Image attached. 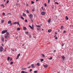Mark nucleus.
<instances>
[{
  "label": "nucleus",
  "mask_w": 73,
  "mask_h": 73,
  "mask_svg": "<svg viewBox=\"0 0 73 73\" xmlns=\"http://www.w3.org/2000/svg\"><path fill=\"white\" fill-rule=\"evenodd\" d=\"M29 27L31 29H32L33 30H34V25H32V27L31 26V25H29Z\"/></svg>",
  "instance_id": "obj_1"
},
{
  "label": "nucleus",
  "mask_w": 73,
  "mask_h": 73,
  "mask_svg": "<svg viewBox=\"0 0 73 73\" xmlns=\"http://www.w3.org/2000/svg\"><path fill=\"white\" fill-rule=\"evenodd\" d=\"M8 32V30H3L1 32L2 34H4V33H7Z\"/></svg>",
  "instance_id": "obj_2"
},
{
  "label": "nucleus",
  "mask_w": 73,
  "mask_h": 73,
  "mask_svg": "<svg viewBox=\"0 0 73 73\" xmlns=\"http://www.w3.org/2000/svg\"><path fill=\"white\" fill-rule=\"evenodd\" d=\"M3 49H4V48H3L2 46H0V52H3Z\"/></svg>",
  "instance_id": "obj_3"
},
{
  "label": "nucleus",
  "mask_w": 73,
  "mask_h": 73,
  "mask_svg": "<svg viewBox=\"0 0 73 73\" xmlns=\"http://www.w3.org/2000/svg\"><path fill=\"white\" fill-rule=\"evenodd\" d=\"M1 39L2 41H4V37H3V36H1Z\"/></svg>",
  "instance_id": "obj_4"
},
{
  "label": "nucleus",
  "mask_w": 73,
  "mask_h": 73,
  "mask_svg": "<svg viewBox=\"0 0 73 73\" xmlns=\"http://www.w3.org/2000/svg\"><path fill=\"white\" fill-rule=\"evenodd\" d=\"M62 58L63 59V61H64L65 60V57L64 55H63L62 56Z\"/></svg>",
  "instance_id": "obj_5"
},
{
  "label": "nucleus",
  "mask_w": 73,
  "mask_h": 73,
  "mask_svg": "<svg viewBox=\"0 0 73 73\" xmlns=\"http://www.w3.org/2000/svg\"><path fill=\"white\" fill-rule=\"evenodd\" d=\"M5 37L7 39H8V38H9V36L8 35H6L5 36Z\"/></svg>",
  "instance_id": "obj_6"
},
{
  "label": "nucleus",
  "mask_w": 73,
  "mask_h": 73,
  "mask_svg": "<svg viewBox=\"0 0 73 73\" xmlns=\"http://www.w3.org/2000/svg\"><path fill=\"white\" fill-rule=\"evenodd\" d=\"M46 14V13L44 12H42L41 13V14L42 15H45Z\"/></svg>",
  "instance_id": "obj_7"
},
{
  "label": "nucleus",
  "mask_w": 73,
  "mask_h": 73,
  "mask_svg": "<svg viewBox=\"0 0 73 73\" xmlns=\"http://www.w3.org/2000/svg\"><path fill=\"white\" fill-rule=\"evenodd\" d=\"M36 30H37V31H38L39 32L41 31V29H40V27L37 28Z\"/></svg>",
  "instance_id": "obj_8"
},
{
  "label": "nucleus",
  "mask_w": 73,
  "mask_h": 73,
  "mask_svg": "<svg viewBox=\"0 0 73 73\" xmlns=\"http://www.w3.org/2000/svg\"><path fill=\"white\" fill-rule=\"evenodd\" d=\"M20 56V54H19L17 55V57L16 58V59H18L19 58V56Z\"/></svg>",
  "instance_id": "obj_9"
},
{
  "label": "nucleus",
  "mask_w": 73,
  "mask_h": 73,
  "mask_svg": "<svg viewBox=\"0 0 73 73\" xmlns=\"http://www.w3.org/2000/svg\"><path fill=\"white\" fill-rule=\"evenodd\" d=\"M43 66L44 68H48V65L46 64V65H44Z\"/></svg>",
  "instance_id": "obj_10"
},
{
  "label": "nucleus",
  "mask_w": 73,
  "mask_h": 73,
  "mask_svg": "<svg viewBox=\"0 0 73 73\" xmlns=\"http://www.w3.org/2000/svg\"><path fill=\"white\" fill-rule=\"evenodd\" d=\"M51 21V19L49 18V20H48V22L49 23H50V21Z\"/></svg>",
  "instance_id": "obj_11"
},
{
  "label": "nucleus",
  "mask_w": 73,
  "mask_h": 73,
  "mask_svg": "<svg viewBox=\"0 0 73 73\" xmlns=\"http://www.w3.org/2000/svg\"><path fill=\"white\" fill-rule=\"evenodd\" d=\"M30 19H31L33 17V15L32 14H30Z\"/></svg>",
  "instance_id": "obj_12"
},
{
  "label": "nucleus",
  "mask_w": 73,
  "mask_h": 73,
  "mask_svg": "<svg viewBox=\"0 0 73 73\" xmlns=\"http://www.w3.org/2000/svg\"><path fill=\"white\" fill-rule=\"evenodd\" d=\"M11 23L12 21H9L8 22V24H11Z\"/></svg>",
  "instance_id": "obj_13"
},
{
  "label": "nucleus",
  "mask_w": 73,
  "mask_h": 73,
  "mask_svg": "<svg viewBox=\"0 0 73 73\" xmlns=\"http://www.w3.org/2000/svg\"><path fill=\"white\" fill-rule=\"evenodd\" d=\"M23 29L24 30V31H25V30L27 29V28L25 27H23Z\"/></svg>",
  "instance_id": "obj_14"
},
{
  "label": "nucleus",
  "mask_w": 73,
  "mask_h": 73,
  "mask_svg": "<svg viewBox=\"0 0 73 73\" xmlns=\"http://www.w3.org/2000/svg\"><path fill=\"white\" fill-rule=\"evenodd\" d=\"M65 19H66V20H69V18H68V16H66V17Z\"/></svg>",
  "instance_id": "obj_15"
},
{
  "label": "nucleus",
  "mask_w": 73,
  "mask_h": 73,
  "mask_svg": "<svg viewBox=\"0 0 73 73\" xmlns=\"http://www.w3.org/2000/svg\"><path fill=\"white\" fill-rule=\"evenodd\" d=\"M21 19H22L23 20H24V18L21 15Z\"/></svg>",
  "instance_id": "obj_16"
},
{
  "label": "nucleus",
  "mask_w": 73,
  "mask_h": 73,
  "mask_svg": "<svg viewBox=\"0 0 73 73\" xmlns=\"http://www.w3.org/2000/svg\"><path fill=\"white\" fill-rule=\"evenodd\" d=\"M52 31V30L49 29L48 30V33H50Z\"/></svg>",
  "instance_id": "obj_17"
},
{
  "label": "nucleus",
  "mask_w": 73,
  "mask_h": 73,
  "mask_svg": "<svg viewBox=\"0 0 73 73\" xmlns=\"http://www.w3.org/2000/svg\"><path fill=\"white\" fill-rule=\"evenodd\" d=\"M31 68H34V65L33 64H32L31 65Z\"/></svg>",
  "instance_id": "obj_18"
},
{
  "label": "nucleus",
  "mask_w": 73,
  "mask_h": 73,
  "mask_svg": "<svg viewBox=\"0 0 73 73\" xmlns=\"http://www.w3.org/2000/svg\"><path fill=\"white\" fill-rule=\"evenodd\" d=\"M6 35H7V36H8V35H9V33L8 32H6Z\"/></svg>",
  "instance_id": "obj_19"
},
{
  "label": "nucleus",
  "mask_w": 73,
  "mask_h": 73,
  "mask_svg": "<svg viewBox=\"0 0 73 73\" xmlns=\"http://www.w3.org/2000/svg\"><path fill=\"white\" fill-rule=\"evenodd\" d=\"M40 63L39 62H38L37 63V65L38 66H40Z\"/></svg>",
  "instance_id": "obj_20"
},
{
  "label": "nucleus",
  "mask_w": 73,
  "mask_h": 73,
  "mask_svg": "<svg viewBox=\"0 0 73 73\" xmlns=\"http://www.w3.org/2000/svg\"><path fill=\"white\" fill-rule=\"evenodd\" d=\"M7 47H5L4 50V52H7V50H6V49H7Z\"/></svg>",
  "instance_id": "obj_21"
},
{
  "label": "nucleus",
  "mask_w": 73,
  "mask_h": 73,
  "mask_svg": "<svg viewBox=\"0 0 73 73\" xmlns=\"http://www.w3.org/2000/svg\"><path fill=\"white\" fill-rule=\"evenodd\" d=\"M17 30L18 31H20V28H18L17 29Z\"/></svg>",
  "instance_id": "obj_22"
},
{
  "label": "nucleus",
  "mask_w": 73,
  "mask_h": 73,
  "mask_svg": "<svg viewBox=\"0 0 73 73\" xmlns=\"http://www.w3.org/2000/svg\"><path fill=\"white\" fill-rule=\"evenodd\" d=\"M13 24L16 25V24H17V22H15L14 23H13Z\"/></svg>",
  "instance_id": "obj_23"
},
{
  "label": "nucleus",
  "mask_w": 73,
  "mask_h": 73,
  "mask_svg": "<svg viewBox=\"0 0 73 73\" xmlns=\"http://www.w3.org/2000/svg\"><path fill=\"white\" fill-rule=\"evenodd\" d=\"M1 5V6H2L3 7V8H4V7H5V6H4V5H3V4H2Z\"/></svg>",
  "instance_id": "obj_24"
},
{
  "label": "nucleus",
  "mask_w": 73,
  "mask_h": 73,
  "mask_svg": "<svg viewBox=\"0 0 73 73\" xmlns=\"http://www.w3.org/2000/svg\"><path fill=\"white\" fill-rule=\"evenodd\" d=\"M23 16H26V14L24 13H23Z\"/></svg>",
  "instance_id": "obj_25"
},
{
  "label": "nucleus",
  "mask_w": 73,
  "mask_h": 73,
  "mask_svg": "<svg viewBox=\"0 0 73 73\" xmlns=\"http://www.w3.org/2000/svg\"><path fill=\"white\" fill-rule=\"evenodd\" d=\"M26 12L27 13H29V10H27Z\"/></svg>",
  "instance_id": "obj_26"
},
{
  "label": "nucleus",
  "mask_w": 73,
  "mask_h": 73,
  "mask_svg": "<svg viewBox=\"0 0 73 73\" xmlns=\"http://www.w3.org/2000/svg\"><path fill=\"white\" fill-rule=\"evenodd\" d=\"M38 71H34V72L35 73H37Z\"/></svg>",
  "instance_id": "obj_27"
},
{
  "label": "nucleus",
  "mask_w": 73,
  "mask_h": 73,
  "mask_svg": "<svg viewBox=\"0 0 73 73\" xmlns=\"http://www.w3.org/2000/svg\"><path fill=\"white\" fill-rule=\"evenodd\" d=\"M21 73H25V71H22L21 72Z\"/></svg>",
  "instance_id": "obj_28"
},
{
  "label": "nucleus",
  "mask_w": 73,
  "mask_h": 73,
  "mask_svg": "<svg viewBox=\"0 0 73 73\" xmlns=\"http://www.w3.org/2000/svg\"><path fill=\"white\" fill-rule=\"evenodd\" d=\"M17 24H18V25H19V26H20V23H19V22L17 23Z\"/></svg>",
  "instance_id": "obj_29"
},
{
  "label": "nucleus",
  "mask_w": 73,
  "mask_h": 73,
  "mask_svg": "<svg viewBox=\"0 0 73 73\" xmlns=\"http://www.w3.org/2000/svg\"><path fill=\"white\" fill-rule=\"evenodd\" d=\"M31 4H34V3H35V2L33 1H31Z\"/></svg>",
  "instance_id": "obj_30"
},
{
  "label": "nucleus",
  "mask_w": 73,
  "mask_h": 73,
  "mask_svg": "<svg viewBox=\"0 0 73 73\" xmlns=\"http://www.w3.org/2000/svg\"><path fill=\"white\" fill-rule=\"evenodd\" d=\"M44 61V59H40V61L42 62V61Z\"/></svg>",
  "instance_id": "obj_31"
},
{
  "label": "nucleus",
  "mask_w": 73,
  "mask_h": 73,
  "mask_svg": "<svg viewBox=\"0 0 73 73\" xmlns=\"http://www.w3.org/2000/svg\"><path fill=\"white\" fill-rule=\"evenodd\" d=\"M41 55L42 56H43V57H45V55H44V54H41Z\"/></svg>",
  "instance_id": "obj_32"
},
{
  "label": "nucleus",
  "mask_w": 73,
  "mask_h": 73,
  "mask_svg": "<svg viewBox=\"0 0 73 73\" xmlns=\"http://www.w3.org/2000/svg\"><path fill=\"white\" fill-rule=\"evenodd\" d=\"M28 33H29V32L28 31H26L25 32V33H26V35H28Z\"/></svg>",
  "instance_id": "obj_33"
},
{
  "label": "nucleus",
  "mask_w": 73,
  "mask_h": 73,
  "mask_svg": "<svg viewBox=\"0 0 73 73\" xmlns=\"http://www.w3.org/2000/svg\"><path fill=\"white\" fill-rule=\"evenodd\" d=\"M9 0H7L6 1V3H7V4H8V3H9Z\"/></svg>",
  "instance_id": "obj_34"
},
{
  "label": "nucleus",
  "mask_w": 73,
  "mask_h": 73,
  "mask_svg": "<svg viewBox=\"0 0 73 73\" xmlns=\"http://www.w3.org/2000/svg\"><path fill=\"white\" fill-rule=\"evenodd\" d=\"M13 62H10V65H12V64H13Z\"/></svg>",
  "instance_id": "obj_35"
},
{
  "label": "nucleus",
  "mask_w": 73,
  "mask_h": 73,
  "mask_svg": "<svg viewBox=\"0 0 73 73\" xmlns=\"http://www.w3.org/2000/svg\"><path fill=\"white\" fill-rule=\"evenodd\" d=\"M64 28V27L62 26H61V28H60V29H62V28Z\"/></svg>",
  "instance_id": "obj_36"
},
{
  "label": "nucleus",
  "mask_w": 73,
  "mask_h": 73,
  "mask_svg": "<svg viewBox=\"0 0 73 73\" xmlns=\"http://www.w3.org/2000/svg\"><path fill=\"white\" fill-rule=\"evenodd\" d=\"M30 20H31L32 22V23H33L34 22V21H33V20H32V19L31 18V19H30Z\"/></svg>",
  "instance_id": "obj_37"
},
{
  "label": "nucleus",
  "mask_w": 73,
  "mask_h": 73,
  "mask_svg": "<svg viewBox=\"0 0 73 73\" xmlns=\"http://www.w3.org/2000/svg\"><path fill=\"white\" fill-rule=\"evenodd\" d=\"M36 27H40V28H41V26H40L38 25H36Z\"/></svg>",
  "instance_id": "obj_38"
},
{
  "label": "nucleus",
  "mask_w": 73,
  "mask_h": 73,
  "mask_svg": "<svg viewBox=\"0 0 73 73\" xmlns=\"http://www.w3.org/2000/svg\"><path fill=\"white\" fill-rule=\"evenodd\" d=\"M55 4H56L57 5H58L59 4V3H58V2H56L55 3Z\"/></svg>",
  "instance_id": "obj_39"
},
{
  "label": "nucleus",
  "mask_w": 73,
  "mask_h": 73,
  "mask_svg": "<svg viewBox=\"0 0 73 73\" xmlns=\"http://www.w3.org/2000/svg\"><path fill=\"white\" fill-rule=\"evenodd\" d=\"M10 57H8L7 58V60L9 61V58H10Z\"/></svg>",
  "instance_id": "obj_40"
},
{
  "label": "nucleus",
  "mask_w": 73,
  "mask_h": 73,
  "mask_svg": "<svg viewBox=\"0 0 73 73\" xmlns=\"http://www.w3.org/2000/svg\"><path fill=\"white\" fill-rule=\"evenodd\" d=\"M44 5L45 7H47V5H46V3H45V4H44Z\"/></svg>",
  "instance_id": "obj_41"
},
{
  "label": "nucleus",
  "mask_w": 73,
  "mask_h": 73,
  "mask_svg": "<svg viewBox=\"0 0 73 73\" xmlns=\"http://www.w3.org/2000/svg\"><path fill=\"white\" fill-rule=\"evenodd\" d=\"M65 43H62V46H63L64 45Z\"/></svg>",
  "instance_id": "obj_42"
},
{
  "label": "nucleus",
  "mask_w": 73,
  "mask_h": 73,
  "mask_svg": "<svg viewBox=\"0 0 73 73\" xmlns=\"http://www.w3.org/2000/svg\"><path fill=\"white\" fill-rule=\"evenodd\" d=\"M52 58H53V57H50V58L49 59V60H52Z\"/></svg>",
  "instance_id": "obj_43"
},
{
  "label": "nucleus",
  "mask_w": 73,
  "mask_h": 73,
  "mask_svg": "<svg viewBox=\"0 0 73 73\" xmlns=\"http://www.w3.org/2000/svg\"><path fill=\"white\" fill-rule=\"evenodd\" d=\"M29 63H30V62H28L27 63V64H28V65H29Z\"/></svg>",
  "instance_id": "obj_44"
},
{
  "label": "nucleus",
  "mask_w": 73,
  "mask_h": 73,
  "mask_svg": "<svg viewBox=\"0 0 73 73\" xmlns=\"http://www.w3.org/2000/svg\"><path fill=\"white\" fill-rule=\"evenodd\" d=\"M27 21H28V20H27V19H26L25 20V23H27Z\"/></svg>",
  "instance_id": "obj_45"
},
{
  "label": "nucleus",
  "mask_w": 73,
  "mask_h": 73,
  "mask_svg": "<svg viewBox=\"0 0 73 73\" xmlns=\"http://www.w3.org/2000/svg\"><path fill=\"white\" fill-rule=\"evenodd\" d=\"M27 68H22V70H25Z\"/></svg>",
  "instance_id": "obj_46"
},
{
  "label": "nucleus",
  "mask_w": 73,
  "mask_h": 73,
  "mask_svg": "<svg viewBox=\"0 0 73 73\" xmlns=\"http://www.w3.org/2000/svg\"><path fill=\"white\" fill-rule=\"evenodd\" d=\"M25 43H23L22 45V46H24V45H25Z\"/></svg>",
  "instance_id": "obj_47"
},
{
  "label": "nucleus",
  "mask_w": 73,
  "mask_h": 73,
  "mask_svg": "<svg viewBox=\"0 0 73 73\" xmlns=\"http://www.w3.org/2000/svg\"><path fill=\"white\" fill-rule=\"evenodd\" d=\"M26 6L27 7H29V5L28 4H27L26 5Z\"/></svg>",
  "instance_id": "obj_48"
},
{
  "label": "nucleus",
  "mask_w": 73,
  "mask_h": 73,
  "mask_svg": "<svg viewBox=\"0 0 73 73\" xmlns=\"http://www.w3.org/2000/svg\"><path fill=\"white\" fill-rule=\"evenodd\" d=\"M10 60L11 61H12V58H10Z\"/></svg>",
  "instance_id": "obj_49"
},
{
  "label": "nucleus",
  "mask_w": 73,
  "mask_h": 73,
  "mask_svg": "<svg viewBox=\"0 0 73 73\" xmlns=\"http://www.w3.org/2000/svg\"><path fill=\"white\" fill-rule=\"evenodd\" d=\"M32 11L34 12L35 11V8H33L32 9Z\"/></svg>",
  "instance_id": "obj_50"
},
{
  "label": "nucleus",
  "mask_w": 73,
  "mask_h": 73,
  "mask_svg": "<svg viewBox=\"0 0 73 73\" xmlns=\"http://www.w3.org/2000/svg\"><path fill=\"white\" fill-rule=\"evenodd\" d=\"M3 16H4V15H5V13L4 12H3Z\"/></svg>",
  "instance_id": "obj_51"
},
{
  "label": "nucleus",
  "mask_w": 73,
  "mask_h": 73,
  "mask_svg": "<svg viewBox=\"0 0 73 73\" xmlns=\"http://www.w3.org/2000/svg\"><path fill=\"white\" fill-rule=\"evenodd\" d=\"M50 3V0H48V3L49 4Z\"/></svg>",
  "instance_id": "obj_52"
},
{
  "label": "nucleus",
  "mask_w": 73,
  "mask_h": 73,
  "mask_svg": "<svg viewBox=\"0 0 73 73\" xmlns=\"http://www.w3.org/2000/svg\"><path fill=\"white\" fill-rule=\"evenodd\" d=\"M4 20H3L2 21V23H4Z\"/></svg>",
  "instance_id": "obj_53"
},
{
  "label": "nucleus",
  "mask_w": 73,
  "mask_h": 73,
  "mask_svg": "<svg viewBox=\"0 0 73 73\" xmlns=\"http://www.w3.org/2000/svg\"><path fill=\"white\" fill-rule=\"evenodd\" d=\"M10 26H12V23H10Z\"/></svg>",
  "instance_id": "obj_54"
},
{
  "label": "nucleus",
  "mask_w": 73,
  "mask_h": 73,
  "mask_svg": "<svg viewBox=\"0 0 73 73\" xmlns=\"http://www.w3.org/2000/svg\"><path fill=\"white\" fill-rule=\"evenodd\" d=\"M19 37H21V35H19Z\"/></svg>",
  "instance_id": "obj_55"
},
{
  "label": "nucleus",
  "mask_w": 73,
  "mask_h": 73,
  "mask_svg": "<svg viewBox=\"0 0 73 73\" xmlns=\"http://www.w3.org/2000/svg\"><path fill=\"white\" fill-rule=\"evenodd\" d=\"M31 71H32V69H30L29 71L31 72Z\"/></svg>",
  "instance_id": "obj_56"
},
{
  "label": "nucleus",
  "mask_w": 73,
  "mask_h": 73,
  "mask_svg": "<svg viewBox=\"0 0 73 73\" xmlns=\"http://www.w3.org/2000/svg\"><path fill=\"white\" fill-rule=\"evenodd\" d=\"M58 38H57V37H56L55 38V39H56V40H57V39Z\"/></svg>",
  "instance_id": "obj_57"
},
{
  "label": "nucleus",
  "mask_w": 73,
  "mask_h": 73,
  "mask_svg": "<svg viewBox=\"0 0 73 73\" xmlns=\"http://www.w3.org/2000/svg\"><path fill=\"white\" fill-rule=\"evenodd\" d=\"M31 34H30L29 36V37H30V38H31Z\"/></svg>",
  "instance_id": "obj_58"
},
{
  "label": "nucleus",
  "mask_w": 73,
  "mask_h": 73,
  "mask_svg": "<svg viewBox=\"0 0 73 73\" xmlns=\"http://www.w3.org/2000/svg\"><path fill=\"white\" fill-rule=\"evenodd\" d=\"M51 8H52V9H54V7H53V6H52V7H51Z\"/></svg>",
  "instance_id": "obj_59"
},
{
  "label": "nucleus",
  "mask_w": 73,
  "mask_h": 73,
  "mask_svg": "<svg viewBox=\"0 0 73 73\" xmlns=\"http://www.w3.org/2000/svg\"><path fill=\"white\" fill-rule=\"evenodd\" d=\"M66 32V31H64L63 32V33H65Z\"/></svg>",
  "instance_id": "obj_60"
},
{
  "label": "nucleus",
  "mask_w": 73,
  "mask_h": 73,
  "mask_svg": "<svg viewBox=\"0 0 73 73\" xmlns=\"http://www.w3.org/2000/svg\"><path fill=\"white\" fill-rule=\"evenodd\" d=\"M43 6H42V10H43L44 9H43Z\"/></svg>",
  "instance_id": "obj_61"
},
{
  "label": "nucleus",
  "mask_w": 73,
  "mask_h": 73,
  "mask_svg": "<svg viewBox=\"0 0 73 73\" xmlns=\"http://www.w3.org/2000/svg\"><path fill=\"white\" fill-rule=\"evenodd\" d=\"M54 53H55L56 52V50H54Z\"/></svg>",
  "instance_id": "obj_62"
},
{
  "label": "nucleus",
  "mask_w": 73,
  "mask_h": 73,
  "mask_svg": "<svg viewBox=\"0 0 73 73\" xmlns=\"http://www.w3.org/2000/svg\"><path fill=\"white\" fill-rule=\"evenodd\" d=\"M1 45H2V46H4V44H3L2 43L1 44Z\"/></svg>",
  "instance_id": "obj_63"
},
{
  "label": "nucleus",
  "mask_w": 73,
  "mask_h": 73,
  "mask_svg": "<svg viewBox=\"0 0 73 73\" xmlns=\"http://www.w3.org/2000/svg\"><path fill=\"white\" fill-rule=\"evenodd\" d=\"M55 35H57V32H55Z\"/></svg>",
  "instance_id": "obj_64"
}]
</instances>
